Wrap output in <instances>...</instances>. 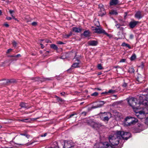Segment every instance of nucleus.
I'll use <instances>...</instances> for the list:
<instances>
[{"mask_svg":"<svg viewBox=\"0 0 148 148\" xmlns=\"http://www.w3.org/2000/svg\"><path fill=\"white\" fill-rule=\"evenodd\" d=\"M127 100L130 106L132 107L134 111L136 113V115L138 118L141 119L145 116L144 112L140 110V108H138V107L141 104L144 105L145 106L147 105V103L146 99L142 101L139 102V103H138L137 99L134 97L128 98Z\"/></svg>","mask_w":148,"mask_h":148,"instance_id":"1","label":"nucleus"},{"mask_svg":"<svg viewBox=\"0 0 148 148\" xmlns=\"http://www.w3.org/2000/svg\"><path fill=\"white\" fill-rule=\"evenodd\" d=\"M121 133L119 131L116 132V133L113 135H111L109 137L110 144L108 142H106L100 143L99 144H96L94 145V148H100L99 145H103V148H114V146L119 144V139L121 138L120 135Z\"/></svg>","mask_w":148,"mask_h":148,"instance_id":"2","label":"nucleus"},{"mask_svg":"<svg viewBox=\"0 0 148 148\" xmlns=\"http://www.w3.org/2000/svg\"><path fill=\"white\" fill-rule=\"evenodd\" d=\"M98 25L97 24V27H92V29L93 31H95V32L98 34H103L106 35L109 38L112 37V36L111 34H109L106 32L105 30H104L101 27H99V23L98 22Z\"/></svg>","mask_w":148,"mask_h":148,"instance_id":"3","label":"nucleus"},{"mask_svg":"<svg viewBox=\"0 0 148 148\" xmlns=\"http://www.w3.org/2000/svg\"><path fill=\"white\" fill-rule=\"evenodd\" d=\"M136 119L131 117L126 118L124 121V124L125 126H130L136 124L137 122Z\"/></svg>","mask_w":148,"mask_h":148,"instance_id":"4","label":"nucleus"},{"mask_svg":"<svg viewBox=\"0 0 148 148\" xmlns=\"http://www.w3.org/2000/svg\"><path fill=\"white\" fill-rule=\"evenodd\" d=\"M102 117H101L103 121L107 122L110 118L111 117V114L109 112H104L102 113Z\"/></svg>","mask_w":148,"mask_h":148,"instance_id":"5","label":"nucleus"},{"mask_svg":"<svg viewBox=\"0 0 148 148\" xmlns=\"http://www.w3.org/2000/svg\"><path fill=\"white\" fill-rule=\"evenodd\" d=\"M121 133L120 137L124 140H127L129 138L131 137V134L129 132H125L123 131H119Z\"/></svg>","mask_w":148,"mask_h":148,"instance_id":"6","label":"nucleus"},{"mask_svg":"<svg viewBox=\"0 0 148 148\" xmlns=\"http://www.w3.org/2000/svg\"><path fill=\"white\" fill-rule=\"evenodd\" d=\"M64 143V148H71L73 147V144L72 141L65 140Z\"/></svg>","mask_w":148,"mask_h":148,"instance_id":"7","label":"nucleus"},{"mask_svg":"<svg viewBox=\"0 0 148 148\" xmlns=\"http://www.w3.org/2000/svg\"><path fill=\"white\" fill-rule=\"evenodd\" d=\"M91 126L95 129L97 130L100 127L103 126L101 123L92 122L91 123Z\"/></svg>","mask_w":148,"mask_h":148,"instance_id":"8","label":"nucleus"},{"mask_svg":"<svg viewBox=\"0 0 148 148\" xmlns=\"http://www.w3.org/2000/svg\"><path fill=\"white\" fill-rule=\"evenodd\" d=\"M135 18L139 19L141 18L144 16V14L143 12L140 11H137L135 14Z\"/></svg>","mask_w":148,"mask_h":148,"instance_id":"9","label":"nucleus"},{"mask_svg":"<svg viewBox=\"0 0 148 148\" xmlns=\"http://www.w3.org/2000/svg\"><path fill=\"white\" fill-rule=\"evenodd\" d=\"M138 23L139 22L138 21H131L130 23L129 26L130 28H133L136 26Z\"/></svg>","mask_w":148,"mask_h":148,"instance_id":"10","label":"nucleus"},{"mask_svg":"<svg viewBox=\"0 0 148 148\" xmlns=\"http://www.w3.org/2000/svg\"><path fill=\"white\" fill-rule=\"evenodd\" d=\"M105 103V102L104 101H99L97 105L96 106H93L92 108L93 109H95L101 107Z\"/></svg>","mask_w":148,"mask_h":148,"instance_id":"11","label":"nucleus"},{"mask_svg":"<svg viewBox=\"0 0 148 148\" xmlns=\"http://www.w3.org/2000/svg\"><path fill=\"white\" fill-rule=\"evenodd\" d=\"M88 44L90 46H96L98 44V42L97 41L91 40L88 41Z\"/></svg>","mask_w":148,"mask_h":148,"instance_id":"12","label":"nucleus"},{"mask_svg":"<svg viewBox=\"0 0 148 148\" xmlns=\"http://www.w3.org/2000/svg\"><path fill=\"white\" fill-rule=\"evenodd\" d=\"M137 80L140 83H143L144 81V78L141 77V75L139 74L137 78Z\"/></svg>","mask_w":148,"mask_h":148,"instance_id":"13","label":"nucleus"},{"mask_svg":"<svg viewBox=\"0 0 148 148\" xmlns=\"http://www.w3.org/2000/svg\"><path fill=\"white\" fill-rule=\"evenodd\" d=\"M119 3L118 0H111L110 2V5H115Z\"/></svg>","mask_w":148,"mask_h":148,"instance_id":"14","label":"nucleus"},{"mask_svg":"<svg viewBox=\"0 0 148 148\" xmlns=\"http://www.w3.org/2000/svg\"><path fill=\"white\" fill-rule=\"evenodd\" d=\"M72 30L73 32L75 33H79L81 32L82 29L80 28L76 27H73L72 28Z\"/></svg>","mask_w":148,"mask_h":148,"instance_id":"15","label":"nucleus"},{"mask_svg":"<svg viewBox=\"0 0 148 148\" xmlns=\"http://www.w3.org/2000/svg\"><path fill=\"white\" fill-rule=\"evenodd\" d=\"M77 60V62L73 63L72 65V67L75 68L79 67V65L80 64V61L78 59Z\"/></svg>","mask_w":148,"mask_h":148,"instance_id":"16","label":"nucleus"},{"mask_svg":"<svg viewBox=\"0 0 148 148\" xmlns=\"http://www.w3.org/2000/svg\"><path fill=\"white\" fill-rule=\"evenodd\" d=\"M20 106L22 108H24L26 109H27L29 108L27 104L23 102H22L21 103Z\"/></svg>","mask_w":148,"mask_h":148,"instance_id":"17","label":"nucleus"},{"mask_svg":"<svg viewBox=\"0 0 148 148\" xmlns=\"http://www.w3.org/2000/svg\"><path fill=\"white\" fill-rule=\"evenodd\" d=\"M98 14L99 16H102L106 14V12L105 10H100Z\"/></svg>","mask_w":148,"mask_h":148,"instance_id":"18","label":"nucleus"},{"mask_svg":"<svg viewBox=\"0 0 148 148\" xmlns=\"http://www.w3.org/2000/svg\"><path fill=\"white\" fill-rule=\"evenodd\" d=\"M9 12L12 17V18L15 20H16L17 19L15 18V15L14 14V10H10L9 11Z\"/></svg>","mask_w":148,"mask_h":148,"instance_id":"19","label":"nucleus"},{"mask_svg":"<svg viewBox=\"0 0 148 148\" xmlns=\"http://www.w3.org/2000/svg\"><path fill=\"white\" fill-rule=\"evenodd\" d=\"M12 82L11 81H9L8 80H3L1 81L0 84L1 85H4L9 82Z\"/></svg>","mask_w":148,"mask_h":148,"instance_id":"20","label":"nucleus"},{"mask_svg":"<svg viewBox=\"0 0 148 148\" xmlns=\"http://www.w3.org/2000/svg\"><path fill=\"white\" fill-rule=\"evenodd\" d=\"M18 121H22L24 122L28 123L30 122L31 121V120L27 118L23 119H19Z\"/></svg>","mask_w":148,"mask_h":148,"instance_id":"21","label":"nucleus"},{"mask_svg":"<svg viewBox=\"0 0 148 148\" xmlns=\"http://www.w3.org/2000/svg\"><path fill=\"white\" fill-rule=\"evenodd\" d=\"M90 32L89 30L85 31L83 33V35L86 37H87L89 36Z\"/></svg>","mask_w":148,"mask_h":148,"instance_id":"22","label":"nucleus"},{"mask_svg":"<svg viewBox=\"0 0 148 148\" xmlns=\"http://www.w3.org/2000/svg\"><path fill=\"white\" fill-rule=\"evenodd\" d=\"M118 90H112V89L110 90L107 92H103L102 93H111L112 94L116 92H117Z\"/></svg>","mask_w":148,"mask_h":148,"instance_id":"23","label":"nucleus"},{"mask_svg":"<svg viewBox=\"0 0 148 148\" xmlns=\"http://www.w3.org/2000/svg\"><path fill=\"white\" fill-rule=\"evenodd\" d=\"M121 45L123 47H128L129 49H131V46L129 44L126 43L125 42H123L122 43Z\"/></svg>","mask_w":148,"mask_h":148,"instance_id":"24","label":"nucleus"},{"mask_svg":"<svg viewBox=\"0 0 148 148\" xmlns=\"http://www.w3.org/2000/svg\"><path fill=\"white\" fill-rule=\"evenodd\" d=\"M109 13L110 14L114 15H117L118 14L116 10H111V11L109 12Z\"/></svg>","mask_w":148,"mask_h":148,"instance_id":"25","label":"nucleus"},{"mask_svg":"<svg viewBox=\"0 0 148 148\" xmlns=\"http://www.w3.org/2000/svg\"><path fill=\"white\" fill-rule=\"evenodd\" d=\"M50 47L51 48L55 50H57L58 49L57 46L54 44H52L51 45Z\"/></svg>","mask_w":148,"mask_h":148,"instance_id":"26","label":"nucleus"},{"mask_svg":"<svg viewBox=\"0 0 148 148\" xmlns=\"http://www.w3.org/2000/svg\"><path fill=\"white\" fill-rule=\"evenodd\" d=\"M135 70L133 67H130L129 68V72L131 73H134Z\"/></svg>","mask_w":148,"mask_h":148,"instance_id":"27","label":"nucleus"},{"mask_svg":"<svg viewBox=\"0 0 148 148\" xmlns=\"http://www.w3.org/2000/svg\"><path fill=\"white\" fill-rule=\"evenodd\" d=\"M115 116L116 118H120L121 116V113H117L115 114L114 115Z\"/></svg>","mask_w":148,"mask_h":148,"instance_id":"28","label":"nucleus"},{"mask_svg":"<svg viewBox=\"0 0 148 148\" xmlns=\"http://www.w3.org/2000/svg\"><path fill=\"white\" fill-rule=\"evenodd\" d=\"M43 79L41 80L40 81H44L47 80H51V78H42Z\"/></svg>","mask_w":148,"mask_h":148,"instance_id":"29","label":"nucleus"},{"mask_svg":"<svg viewBox=\"0 0 148 148\" xmlns=\"http://www.w3.org/2000/svg\"><path fill=\"white\" fill-rule=\"evenodd\" d=\"M136 58L135 55H132L130 58V60L132 61L134 60Z\"/></svg>","mask_w":148,"mask_h":148,"instance_id":"30","label":"nucleus"},{"mask_svg":"<svg viewBox=\"0 0 148 148\" xmlns=\"http://www.w3.org/2000/svg\"><path fill=\"white\" fill-rule=\"evenodd\" d=\"M141 105H143V104H141L139 106V107H138V108H140V109H139V110H140L142 111H143V112H144L145 113V116L144 117H143V118H142V119H143L144 118V117H145V112H144V111H143V110H144V109H143V108H142V110H141L142 109H141V106H141Z\"/></svg>","mask_w":148,"mask_h":148,"instance_id":"31","label":"nucleus"},{"mask_svg":"<svg viewBox=\"0 0 148 148\" xmlns=\"http://www.w3.org/2000/svg\"><path fill=\"white\" fill-rule=\"evenodd\" d=\"M99 8L100 9H104V7L102 4H100L99 5Z\"/></svg>","mask_w":148,"mask_h":148,"instance_id":"32","label":"nucleus"},{"mask_svg":"<svg viewBox=\"0 0 148 148\" xmlns=\"http://www.w3.org/2000/svg\"><path fill=\"white\" fill-rule=\"evenodd\" d=\"M20 135L22 136H25L27 138H29V136L26 134H21Z\"/></svg>","mask_w":148,"mask_h":148,"instance_id":"33","label":"nucleus"},{"mask_svg":"<svg viewBox=\"0 0 148 148\" xmlns=\"http://www.w3.org/2000/svg\"><path fill=\"white\" fill-rule=\"evenodd\" d=\"M97 68L101 70L103 69V68L100 64H99L97 65Z\"/></svg>","mask_w":148,"mask_h":148,"instance_id":"34","label":"nucleus"},{"mask_svg":"<svg viewBox=\"0 0 148 148\" xmlns=\"http://www.w3.org/2000/svg\"><path fill=\"white\" fill-rule=\"evenodd\" d=\"M115 23H116L115 26L117 27V28L118 29H119L120 27V26H121V25H120L119 24H118L117 23V22H115Z\"/></svg>","mask_w":148,"mask_h":148,"instance_id":"35","label":"nucleus"},{"mask_svg":"<svg viewBox=\"0 0 148 148\" xmlns=\"http://www.w3.org/2000/svg\"><path fill=\"white\" fill-rule=\"evenodd\" d=\"M98 93L97 92H95L94 93L91 94V95L92 96H97L98 95Z\"/></svg>","mask_w":148,"mask_h":148,"instance_id":"36","label":"nucleus"},{"mask_svg":"<svg viewBox=\"0 0 148 148\" xmlns=\"http://www.w3.org/2000/svg\"><path fill=\"white\" fill-rule=\"evenodd\" d=\"M11 56V57H12V58H11V60L12 61H14V60H17V58H13V56Z\"/></svg>","mask_w":148,"mask_h":148,"instance_id":"37","label":"nucleus"},{"mask_svg":"<svg viewBox=\"0 0 148 148\" xmlns=\"http://www.w3.org/2000/svg\"><path fill=\"white\" fill-rule=\"evenodd\" d=\"M37 23L36 22H34L32 23V25L33 26H36L37 25Z\"/></svg>","mask_w":148,"mask_h":148,"instance_id":"38","label":"nucleus"},{"mask_svg":"<svg viewBox=\"0 0 148 148\" xmlns=\"http://www.w3.org/2000/svg\"><path fill=\"white\" fill-rule=\"evenodd\" d=\"M146 92H148V93L146 95H147V97H146V99L147 101V103H148V88Z\"/></svg>","mask_w":148,"mask_h":148,"instance_id":"39","label":"nucleus"},{"mask_svg":"<svg viewBox=\"0 0 148 148\" xmlns=\"http://www.w3.org/2000/svg\"><path fill=\"white\" fill-rule=\"evenodd\" d=\"M20 56H21L20 54H18L16 56H13V57L14 58H17L19 57H20Z\"/></svg>","mask_w":148,"mask_h":148,"instance_id":"40","label":"nucleus"},{"mask_svg":"<svg viewBox=\"0 0 148 148\" xmlns=\"http://www.w3.org/2000/svg\"><path fill=\"white\" fill-rule=\"evenodd\" d=\"M12 44L13 45V46L14 47H16V42L15 41H13L12 42Z\"/></svg>","mask_w":148,"mask_h":148,"instance_id":"41","label":"nucleus"},{"mask_svg":"<svg viewBox=\"0 0 148 148\" xmlns=\"http://www.w3.org/2000/svg\"><path fill=\"white\" fill-rule=\"evenodd\" d=\"M57 43L59 45H62L64 44V43L60 41H58Z\"/></svg>","mask_w":148,"mask_h":148,"instance_id":"42","label":"nucleus"},{"mask_svg":"<svg viewBox=\"0 0 148 148\" xmlns=\"http://www.w3.org/2000/svg\"><path fill=\"white\" fill-rule=\"evenodd\" d=\"M86 113H87L86 112H84H84H82V113L81 114L82 115H83V116H86Z\"/></svg>","mask_w":148,"mask_h":148,"instance_id":"43","label":"nucleus"},{"mask_svg":"<svg viewBox=\"0 0 148 148\" xmlns=\"http://www.w3.org/2000/svg\"><path fill=\"white\" fill-rule=\"evenodd\" d=\"M125 61H126V60L125 59H122L120 61V62H125Z\"/></svg>","mask_w":148,"mask_h":148,"instance_id":"44","label":"nucleus"},{"mask_svg":"<svg viewBox=\"0 0 148 148\" xmlns=\"http://www.w3.org/2000/svg\"><path fill=\"white\" fill-rule=\"evenodd\" d=\"M134 37V35L132 34H130V39H132Z\"/></svg>","mask_w":148,"mask_h":148,"instance_id":"45","label":"nucleus"},{"mask_svg":"<svg viewBox=\"0 0 148 148\" xmlns=\"http://www.w3.org/2000/svg\"><path fill=\"white\" fill-rule=\"evenodd\" d=\"M127 86V83H124L123 84L122 86L123 87H125Z\"/></svg>","mask_w":148,"mask_h":148,"instance_id":"46","label":"nucleus"},{"mask_svg":"<svg viewBox=\"0 0 148 148\" xmlns=\"http://www.w3.org/2000/svg\"><path fill=\"white\" fill-rule=\"evenodd\" d=\"M12 49H8L7 50V53H9L10 52L12 51Z\"/></svg>","mask_w":148,"mask_h":148,"instance_id":"47","label":"nucleus"},{"mask_svg":"<svg viewBox=\"0 0 148 148\" xmlns=\"http://www.w3.org/2000/svg\"><path fill=\"white\" fill-rule=\"evenodd\" d=\"M6 18L7 20H10L12 19V18L10 17H7Z\"/></svg>","mask_w":148,"mask_h":148,"instance_id":"48","label":"nucleus"},{"mask_svg":"<svg viewBox=\"0 0 148 148\" xmlns=\"http://www.w3.org/2000/svg\"><path fill=\"white\" fill-rule=\"evenodd\" d=\"M119 29V30L120 31H123L124 29V28L123 27H120Z\"/></svg>","mask_w":148,"mask_h":148,"instance_id":"49","label":"nucleus"},{"mask_svg":"<svg viewBox=\"0 0 148 148\" xmlns=\"http://www.w3.org/2000/svg\"><path fill=\"white\" fill-rule=\"evenodd\" d=\"M75 115H76V114H71V115L70 116V117H69L70 118H71V117H72L73 116H74Z\"/></svg>","mask_w":148,"mask_h":148,"instance_id":"50","label":"nucleus"},{"mask_svg":"<svg viewBox=\"0 0 148 148\" xmlns=\"http://www.w3.org/2000/svg\"><path fill=\"white\" fill-rule=\"evenodd\" d=\"M47 135V134L46 133H45V134H44L43 135H41V136L42 137H45V136H46Z\"/></svg>","mask_w":148,"mask_h":148,"instance_id":"51","label":"nucleus"},{"mask_svg":"<svg viewBox=\"0 0 148 148\" xmlns=\"http://www.w3.org/2000/svg\"><path fill=\"white\" fill-rule=\"evenodd\" d=\"M67 71L70 73H71L72 72L71 71V68L68 69L67 70Z\"/></svg>","mask_w":148,"mask_h":148,"instance_id":"52","label":"nucleus"},{"mask_svg":"<svg viewBox=\"0 0 148 148\" xmlns=\"http://www.w3.org/2000/svg\"><path fill=\"white\" fill-rule=\"evenodd\" d=\"M40 45H41V48L42 49H43L44 48V46H43V45L42 44L40 43Z\"/></svg>","mask_w":148,"mask_h":148,"instance_id":"53","label":"nucleus"},{"mask_svg":"<svg viewBox=\"0 0 148 148\" xmlns=\"http://www.w3.org/2000/svg\"><path fill=\"white\" fill-rule=\"evenodd\" d=\"M71 35V34H67V35H66V38H68Z\"/></svg>","mask_w":148,"mask_h":148,"instance_id":"54","label":"nucleus"},{"mask_svg":"<svg viewBox=\"0 0 148 148\" xmlns=\"http://www.w3.org/2000/svg\"><path fill=\"white\" fill-rule=\"evenodd\" d=\"M146 122L147 123H148V117H147L146 119Z\"/></svg>","mask_w":148,"mask_h":148,"instance_id":"55","label":"nucleus"},{"mask_svg":"<svg viewBox=\"0 0 148 148\" xmlns=\"http://www.w3.org/2000/svg\"><path fill=\"white\" fill-rule=\"evenodd\" d=\"M4 25L6 27H8L9 26V25L7 23L5 24Z\"/></svg>","mask_w":148,"mask_h":148,"instance_id":"56","label":"nucleus"},{"mask_svg":"<svg viewBox=\"0 0 148 148\" xmlns=\"http://www.w3.org/2000/svg\"><path fill=\"white\" fill-rule=\"evenodd\" d=\"M66 58V57H63V56H62L61 57V58H61V59H65V58Z\"/></svg>","mask_w":148,"mask_h":148,"instance_id":"57","label":"nucleus"},{"mask_svg":"<svg viewBox=\"0 0 148 148\" xmlns=\"http://www.w3.org/2000/svg\"><path fill=\"white\" fill-rule=\"evenodd\" d=\"M36 79H36L35 80V81H37L38 80H39V77L37 78Z\"/></svg>","mask_w":148,"mask_h":148,"instance_id":"58","label":"nucleus"},{"mask_svg":"<svg viewBox=\"0 0 148 148\" xmlns=\"http://www.w3.org/2000/svg\"><path fill=\"white\" fill-rule=\"evenodd\" d=\"M65 93L64 92H62L60 93V94H61L62 95H64V94Z\"/></svg>","mask_w":148,"mask_h":148,"instance_id":"59","label":"nucleus"},{"mask_svg":"<svg viewBox=\"0 0 148 148\" xmlns=\"http://www.w3.org/2000/svg\"><path fill=\"white\" fill-rule=\"evenodd\" d=\"M46 42H48V43H49V42L51 43V42L50 41L48 40H47Z\"/></svg>","mask_w":148,"mask_h":148,"instance_id":"60","label":"nucleus"},{"mask_svg":"<svg viewBox=\"0 0 148 148\" xmlns=\"http://www.w3.org/2000/svg\"><path fill=\"white\" fill-rule=\"evenodd\" d=\"M96 89H97V90H101V89L98 88H96Z\"/></svg>","mask_w":148,"mask_h":148,"instance_id":"61","label":"nucleus"},{"mask_svg":"<svg viewBox=\"0 0 148 148\" xmlns=\"http://www.w3.org/2000/svg\"><path fill=\"white\" fill-rule=\"evenodd\" d=\"M4 148H13V147H4Z\"/></svg>","mask_w":148,"mask_h":148,"instance_id":"62","label":"nucleus"},{"mask_svg":"<svg viewBox=\"0 0 148 148\" xmlns=\"http://www.w3.org/2000/svg\"><path fill=\"white\" fill-rule=\"evenodd\" d=\"M2 127V126L1 125H0V129Z\"/></svg>","mask_w":148,"mask_h":148,"instance_id":"63","label":"nucleus"},{"mask_svg":"<svg viewBox=\"0 0 148 148\" xmlns=\"http://www.w3.org/2000/svg\"><path fill=\"white\" fill-rule=\"evenodd\" d=\"M2 138L1 137H0V139H1Z\"/></svg>","mask_w":148,"mask_h":148,"instance_id":"64","label":"nucleus"}]
</instances>
